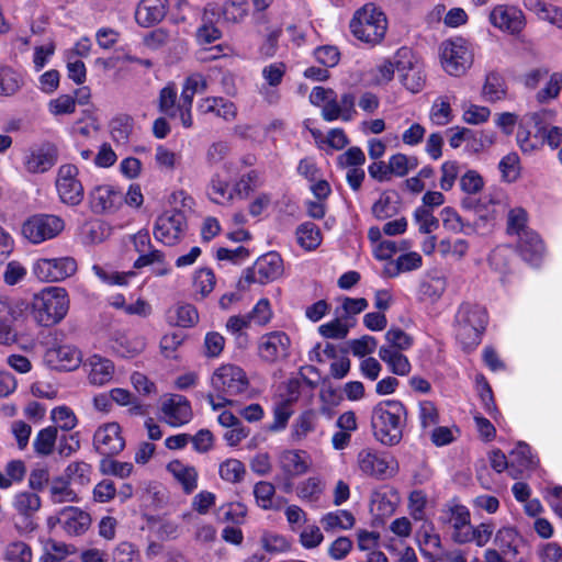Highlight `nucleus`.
<instances>
[{
    "label": "nucleus",
    "instance_id": "obj_53",
    "mask_svg": "<svg viewBox=\"0 0 562 562\" xmlns=\"http://www.w3.org/2000/svg\"><path fill=\"white\" fill-rule=\"evenodd\" d=\"M292 414L293 409L291 400L280 401L274 406L273 423L270 425L269 429L272 431L284 429Z\"/></svg>",
    "mask_w": 562,
    "mask_h": 562
},
{
    "label": "nucleus",
    "instance_id": "obj_13",
    "mask_svg": "<svg viewBox=\"0 0 562 562\" xmlns=\"http://www.w3.org/2000/svg\"><path fill=\"white\" fill-rule=\"evenodd\" d=\"M291 339L280 330L262 335L258 341V356L267 363L285 360L290 355Z\"/></svg>",
    "mask_w": 562,
    "mask_h": 562
},
{
    "label": "nucleus",
    "instance_id": "obj_1",
    "mask_svg": "<svg viewBox=\"0 0 562 562\" xmlns=\"http://www.w3.org/2000/svg\"><path fill=\"white\" fill-rule=\"evenodd\" d=\"M407 411L402 402L386 400L378 403L371 413V429L375 440L393 447L401 442L406 426Z\"/></svg>",
    "mask_w": 562,
    "mask_h": 562
},
{
    "label": "nucleus",
    "instance_id": "obj_28",
    "mask_svg": "<svg viewBox=\"0 0 562 562\" xmlns=\"http://www.w3.org/2000/svg\"><path fill=\"white\" fill-rule=\"evenodd\" d=\"M85 367H89L88 379L93 385H104L113 378L114 366L109 359L94 355L88 359Z\"/></svg>",
    "mask_w": 562,
    "mask_h": 562
},
{
    "label": "nucleus",
    "instance_id": "obj_8",
    "mask_svg": "<svg viewBox=\"0 0 562 562\" xmlns=\"http://www.w3.org/2000/svg\"><path fill=\"white\" fill-rule=\"evenodd\" d=\"M395 65L400 81L412 93L420 92L426 83L424 66L415 53L403 46L395 52Z\"/></svg>",
    "mask_w": 562,
    "mask_h": 562
},
{
    "label": "nucleus",
    "instance_id": "obj_46",
    "mask_svg": "<svg viewBox=\"0 0 562 562\" xmlns=\"http://www.w3.org/2000/svg\"><path fill=\"white\" fill-rule=\"evenodd\" d=\"M321 522L326 531L335 530V529H350L355 525V517L350 512L347 510H336L333 513L326 514Z\"/></svg>",
    "mask_w": 562,
    "mask_h": 562
},
{
    "label": "nucleus",
    "instance_id": "obj_11",
    "mask_svg": "<svg viewBox=\"0 0 562 562\" xmlns=\"http://www.w3.org/2000/svg\"><path fill=\"white\" fill-rule=\"evenodd\" d=\"M29 304L21 299L0 296V344L11 345L16 341L14 323L22 317Z\"/></svg>",
    "mask_w": 562,
    "mask_h": 562
},
{
    "label": "nucleus",
    "instance_id": "obj_4",
    "mask_svg": "<svg viewBox=\"0 0 562 562\" xmlns=\"http://www.w3.org/2000/svg\"><path fill=\"white\" fill-rule=\"evenodd\" d=\"M69 310L68 293L63 288L50 286L35 294L32 300V314L41 326L59 323Z\"/></svg>",
    "mask_w": 562,
    "mask_h": 562
},
{
    "label": "nucleus",
    "instance_id": "obj_27",
    "mask_svg": "<svg viewBox=\"0 0 562 562\" xmlns=\"http://www.w3.org/2000/svg\"><path fill=\"white\" fill-rule=\"evenodd\" d=\"M167 471L181 485L186 494H191L198 487V471L194 467L173 460L167 464Z\"/></svg>",
    "mask_w": 562,
    "mask_h": 562
},
{
    "label": "nucleus",
    "instance_id": "obj_54",
    "mask_svg": "<svg viewBox=\"0 0 562 562\" xmlns=\"http://www.w3.org/2000/svg\"><path fill=\"white\" fill-rule=\"evenodd\" d=\"M245 474L244 464L236 459H228L220 465V476L229 483H238Z\"/></svg>",
    "mask_w": 562,
    "mask_h": 562
},
{
    "label": "nucleus",
    "instance_id": "obj_58",
    "mask_svg": "<svg viewBox=\"0 0 562 562\" xmlns=\"http://www.w3.org/2000/svg\"><path fill=\"white\" fill-rule=\"evenodd\" d=\"M133 470V464L130 462H121L110 458H104L100 462V471L103 474L119 476L121 479L127 477Z\"/></svg>",
    "mask_w": 562,
    "mask_h": 562
},
{
    "label": "nucleus",
    "instance_id": "obj_30",
    "mask_svg": "<svg viewBox=\"0 0 562 562\" xmlns=\"http://www.w3.org/2000/svg\"><path fill=\"white\" fill-rule=\"evenodd\" d=\"M199 109L204 114L211 113L218 117H222L227 122L233 121L237 115L236 105L232 101L221 97H211L204 99L200 103Z\"/></svg>",
    "mask_w": 562,
    "mask_h": 562
},
{
    "label": "nucleus",
    "instance_id": "obj_47",
    "mask_svg": "<svg viewBox=\"0 0 562 562\" xmlns=\"http://www.w3.org/2000/svg\"><path fill=\"white\" fill-rule=\"evenodd\" d=\"M518 533L510 527L499 529L495 536V543L505 555L515 557L518 553Z\"/></svg>",
    "mask_w": 562,
    "mask_h": 562
},
{
    "label": "nucleus",
    "instance_id": "obj_2",
    "mask_svg": "<svg viewBox=\"0 0 562 562\" xmlns=\"http://www.w3.org/2000/svg\"><path fill=\"white\" fill-rule=\"evenodd\" d=\"M211 386L213 392L206 394V400L214 411H218L233 405L234 401L231 397L246 394L249 390V381L240 367L224 364L214 371Z\"/></svg>",
    "mask_w": 562,
    "mask_h": 562
},
{
    "label": "nucleus",
    "instance_id": "obj_5",
    "mask_svg": "<svg viewBox=\"0 0 562 562\" xmlns=\"http://www.w3.org/2000/svg\"><path fill=\"white\" fill-rule=\"evenodd\" d=\"M349 27L357 40L376 45L385 36L387 21L385 14L380 9L372 3H368L355 12Z\"/></svg>",
    "mask_w": 562,
    "mask_h": 562
},
{
    "label": "nucleus",
    "instance_id": "obj_62",
    "mask_svg": "<svg viewBox=\"0 0 562 562\" xmlns=\"http://www.w3.org/2000/svg\"><path fill=\"white\" fill-rule=\"evenodd\" d=\"M450 102L447 98L435 101L430 112V119L436 125H447L452 120Z\"/></svg>",
    "mask_w": 562,
    "mask_h": 562
},
{
    "label": "nucleus",
    "instance_id": "obj_6",
    "mask_svg": "<svg viewBox=\"0 0 562 562\" xmlns=\"http://www.w3.org/2000/svg\"><path fill=\"white\" fill-rule=\"evenodd\" d=\"M283 273V261L276 251L259 257L255 263L245 269L238 281V289L246 291L252 283L267 284L280 278Z\"/></svg>",
    "mask_w": 562,
    "mask_h": 562
},
{
    "label": "nucleus",
    "instance_id": "obj_35",
    "mask_svg": "<svg viewBox=\"0 0 562 562\" xmlns=\"http://www.w3.org/2000/svg\"><path fill=\"white\" fill-rule=\"evenodd\" d=\"M207 196L216 204H228L234 199V193L228 181L223 179L218 173L213 175L207 186Z\"/></svg>",
    "mask_w": 562,
    "mask_h": 562
},
{
    "label": "nucleus",
    "instance_id": "obj_60",
    "mask_svg": "<svg viewBox=\"0 0 562 562\" xmlns=\"http://www.w3.org/2000/svg\"><path fill=\"white\" fill-rule=\"evenodd\" d=\"M274 485L270 482L261 481L258 482L254 487V495L256 502L262 509L273 508L272 498L274 496Z\"/></svg>",
    "mask_w": 562,
    "mask_h": 562
},
{
    "label": "nucleus",
    "instance_id": "obj_10",
    "mask_svg": "<svg viewBox=\"0 0 562 562\" xmlns=\"http://www.w3.org/2000/svg\"><path fill=\"white\" fill-rule=\"evenodd\" d=\"M187 227V217L182 211H166L155 222L154 237L164 245L173 246L184 236Z\"/></svg>",
    "mask_w": 562,
    "mask_h": 562
},
{
    "label": "nucleus",
    "instance_id": "obj_40",
    "mask_svg": "<svg viewBox=\"0 0 562 562\" xmlns=\"http://www.w3.org/2000/svg\"><path fill=\"white\" fill-rule=\"evenodd\" d=\"M318 422V415L315 411L303 412L292 425V438L295 441L303 440L310 432L314 431Z\"/></svg>",
    "mask_w": 562,
    "mask_h": 562
},
{
    "label": "nucleus",
    "instance_id": "obj_50",
    "mask_svg": "<svg viewBox=\"0 0 562 562\" xmlns=\"http://www.w3.org/2000/svg\"><path fill=\"white\" fill-rule=\"evenodd\" d=\"M418 165L416 157H408L404 154L392 155L389 159V171L395 177H405L409 170L415 169Z\"/></svg>",
    "mask_w": 562,
    "mask_h": 562
},
{
    "label": "nucleus",
    "instance_id": "obj_24",
    "mask_svg": "<svg viewBox=\"0 0 562 562\" xmlns=\"http://www.w3.org/2000/svg\"><path fill=\"white\" fill-rule=\"evenodd\" d=\"M357 463L364 475L383 479L387 474V461L373 449H362L357 456Z\"/></svg>",
    "mask_w": 562,
    "mask_h": 562
},
{
    "label": "nucleus",
    "instance_id": "obj_55",
    "mask_svg": "<svg viewBox=\"0 0 562 562\" xmlns=\"http://www.w3.org/2000/svg\"><path fill=\"white\" fill-rule=\"evenodd\" d=\"M111 135L115 143H126L132 132V119L127 115H121L111 121Z\"/></svg>",
    "mask_w": 562,
    "mask_h": 562
},
{
    "label": "nucleus",
    "instance_id": "obj_31",
    "mask_svg": "<svg viewBox=\"0 0 562 562\" xmlns=\"http://www.w3.org/2000/svg\"><path fill=\"white\" fill-rule=\"evenodd\" d=\"M423 265V258L418 252L411 251L401 255L395 260H390L383 270V274L387 278H395L402 272L417 270Z\"/></svg>",
    "mask_w": 562,
    "mask_h": 562
},
{
    "label": "nucleus",
    "instance_id": "obj_3",
    "mask_svg": "<svg viewBox=\"0 0 562 562\" xmlns=\"http://www.w3.org/2000/svg\"><path fill=\"white\" fill-rule=\"evenodd\" d=\"M487 324L484 307L469 302L462 303L454 316V333L463 348L472 349L481 342Z\"/></svg>",
    "mask_w": 562,
    "mask_h": 562
},
{
    "label": "nucleus",
    "instance_id": "obj_9",
    "mask_svg": "<svg viewBox=\"0 0 562 562\" xmlns=\"http://www.w3.org/2000/svg\"><path fill=\"white\" fill-rule=\"evenodd\" d=\"M65 228L61 217L54 214H34L27 217L21 227L22 236L33 245L57 237Z\"/></svg>",
    "mask_w": 562,
    "mask_h": 562
},
{
    "label": "nucleus",
    "instance_id": "obj_25",
    "mask_svg": "<svg viewBox=\"0 0 562 562\" xmlns=\"http://www.w3.org/2000/svg\"><path fill=\"white\" fill-rule=\"evenodd\" d=\"M518 250L525 261L538 266L544 254V245L536 232L524 231L518 239Z\"/></svg>",
    "mask_w": 562,
    "mask_h": 562
},
{
    "label": "nucleus",
    "instance_id": "obj_14",
    "mask_svg": "<svg viewBox=\"0 0 562 562\" xmlns=\"http://www.w3.org/2000/svg\"><path fill=\"white\" fill-rule=\"evenodd\" d=\"M35 276L45 282L63 281L77 271V262L71 257L40 259L33 268Z\"/></svg>",
    "mask_w": 562,
    "mask_h": 562
},
{
    "label": "nucleus",
    "instance_id": "obj_41",
    "mask_svg": "<svg viewBox=\"0 0 562 562\" xmlns=\"http://www.w3.org/2000/svg\"><path fill=\"white\" fill-rule=\"evenodd\" d=\"M42 502L41 497L35 492L24 491L14 496L13 507L22 516L31 517L40 508Z\"/></svg>",
    "mask_w": 562,
    "mask_h": 562
},
{
    "label": "nucleus",
    "instance_id": "obj_45",
    "mask_svg": "<svg viewBox=\"0 0 562 562\" xmlns=\"http://www.w3.org/2000/svg\"><path fill=\"white\" fill-rule=\"evenodd\" d=\"M56 439L57 427L48 426L41 429L33 441L34 451L40 456H49L54 450Z\"/></svg>",
    "mask_w": 562,
    "mask_h": 562
},
{
    "label": "nucleus",
    "instance_id": "obj_34",
    "mask_svg": "<svg viewBox=\"0 0 562 562\" xmlns=\"http://www.w3.org/2000/svg\"><path fill=\"white\" fill-rule=\"evenodd\" d=\"M380 359L385 362L390 371L397 375H407L411 371V363L406 356L391 347L382 346L379 350Z\"/></svg>",
    "mask_w": 562,
    "mask_h": 562
},
{
    "label": "nucleus",
    "instance_id": "obj_61",
    "mask_svg": "<svg viewBox=\"0 0 562 562\" xmlns=\"http://www.w3.org/2000/svg\"><path fill=\"white\" fill-rule=\"evenodd\" d=\"M193 285L196 292L204 297L209 295L215 285V276L211 269L202 268L195 272Z\"/></svg>",
    "mask_w": 562,
    "mask_h": 562
},
{
    "label": "nucleus",
    "instance_id": "obj_37",
    "mask_svg": "<svg viewBox=\"0 0 562 562\" xmlns=\"http://www.w3.org/2000/svg\"><path fill=\"white\" fill-rule=\"evenodd\" d=\"M506 85L499 72L491 71L486 75L483 86V97L488 102H496L506 97Z\"/></svg>",
    "mask_w": 562,
    "mask_h": 562
},
{
    "label": "nucleus",
    "instance_id": "obj_51",
    "mask_svg": "<svg viewBox=\"0 0 562 562\" xmlns=\"http://www.w3.org/2000/svg\"><path fill=\"white\" fill-rule=\"evenodd\" d=\"M177 95V89L171 85L164 87L159 93V111L171 119L179 116Z\"/></svg>",
    "mask_w": 562,
    "mask_h": 562
},
{
    "label": "nucleus",
    "instance_id": "obj_44",
    "mask_svg": "<svg viewBox=\"0 0 562 562\" xmlns=\"http://www.w3.org/2000/svg\"><path fill=\"white\" fill-rule=\"evenodd\" d=\"M524 5L535 12L539 19L555 23L562 16V10L542 0H524Z\"/></svg>",
    "mask_w": 562,
    "mask_h": 562
},
{
    "label": "nucleus",
    "instance_id": "obj_52",
    "mask_svg": "<svg viewBox=\"0 0 562 562\" xmlns=\"http://www.w3.org/2000/svg\"><path fill=\"white\" fill-rule=\"evenodd\" d=\"M20 87V75L9 67H0V94L12 95Z\"/></svg>",
    "mask_w": 562,
    "mask_h": 562
},
{
    "label": "nucleus",
    "instance_id": "obj_49",
    "mask_svg": "<svg viewBox=\"0 0 562 562\" xmlns=\"http://www.w3.org/2000/svg\"><path fill=\"white\" fill-rule=\"evenodd\" d=\"M440 215L443 227L450 232L469 234L474 231L472 225L469 222H463L461 216L452 207L448 206L442 209Z\"/></svg>",
    "mask_w": 562,
    "mask_h": 562
},
{
    "label": "nucleus",
    "instance_id": "obj_38",
    "mask_svg": "<svg viewBox=\"0 0 562 562\" xmlns=\"http://www.w3.org/2000/svg\"><path fill=\"white\" fill-rule=\"evenodd\" d=\"M494 531V526L492 524L482 522L475 528L469 526L467 532H458L457 542L458 543H467L474 541L479 547L485 546Z\"/></svg>",
    "mask_w": 562,
    "mask_h": 562
},
{
    "label": "nucleus",
    "instance_id": "obj_33",
    "mask_svg": "<svg viewBox=\"0 0 562 562\" xmlns=\"http://www.w3.org/2000/svg\"><path fill=\"white\" fill-rule=\"evenodd\" d=\"M147 266H153L154 274L159 277L166 276L171 271L170 266L166 261L165 254L154 247L139 255L133 265L135 269H142Z\"/></svg>",
    "mask_w": 562,
    "mask_h": 562
},
{
    "label": "nucleus",
    "instance_id": "obj_48",
    "mask_svg": "<svg viewBox=\"0 0 562 562\" xmlns=\"http://www.w3.org/2000/svg\"><path fill=\"white\" fill-rule=\"evenodd\" d=\"M498 169L503 181L508 183L515 182L520 176V159L518 154L509 153L504 156L498 164Z\"/></svg>",
    "mask_w": 562,
    "mask_h": 562
},
{
    "label": "nucleus",
    "instance_id": "obj_17",
    "mask_svg": "<svg viewBox=\"0 0 562 562\" xmlns=\"http://www.w3.org/2000/svg\"><path fill=\"white\" fill-rule=\"evenodd\" d=\"M488 20L494 27L512 35L519 34L526 25L522 11L509 4H498L494 7L490 13Z\"/></svg>",
    "mask_w": 562,
    "mask_h": 562
},
{
    "label": "nucleus",
    "instance_id": "obj_56",
    "mask_svg": "<svg viewBox=\"0 0 562 562\" xmlns=\"http://www.w3.org/2000/svg\"><path fill=\"white\" fill-rule=\"evenodd\" d=\"M515 463L519 467L520 472L535 465L531 449L527 443L519 442L510 452V468H514Z\"/></svg>",
    "mask_w": 562,
    "mask_h": 562
},
{
    "label": "nucleus",
    "instance_id": "obj_21",
    "mask_svg": "<svg viewBox=\"0 0 562 562\" xmlns=\"http://www.w3.org/2000/svg\"><path fill=\"white\" fill-rule=\"evenodd\" d=\"M57 520L63 525L68 535H82L91 524V517L88 513L75 506H66L57 514Z\"/></svg>",
    "mask_w": 562,
    "mask_h": 562
},
{
    "label": "nucleus",
    "instance_id": "obj_7",
    "mask_svg": "<svg viewBox=\"0 0 562 562\" xmlns=\"http://www.w3.org/2000/svg\"><path fill=\"white\" fill-rule=\"evenodd\" d=\"M440 52L442 67L451 76L464 75L473 63L471 45L462 37L442 42Z\"/></svg>",
    "mask_w": 562,
    "mask_h": 562
},
{
    "label": "nucleus",
    "instance_id": "obj_18",
    "mask_svg": "<svg viewBox=\"0 0 562 562\" xmlns=\"http://www.w3.org/2000/svg\"><path fill=\"white\" fill-rule=\"evenodd\" d=\"M165 422L172 427L188 424L192 418L190 402L182 395L175 394L161 405Z\"/></svg>",
    "mask_w": 562,
    "mask_h": 562
},
{
    "label": "nucleus",
    "instance_id": "obj_29",
    "mask_svg": "<svg viewBox=\"0 0 562 562\" xmlns=\"http://www.w3.org/2000/svg\"><path fill=\"white\" fill-rule=\"evenodd\" d=\"M112 347L122 357H134L145 349L146 339L137 334L119 333L113 340Z\"/></svg>",
    "mask_w": 562,
    "mask_h": 562
},
{
    "label": "nucleus",
    "instance_id": "obj_64",
    "mask_svg": "<svg viewBox=\"0 0 562 562\" xmlns=\"http://www.w3.org/2000/svg\"><path fill=\"white\" fill-rule=\"evenodd\" d=\"M562 89V75L560 72H553L550 76L546 87L538 91L537 100L540 103H547L548 101L555 99Z\"/></svg>",
    "mask_w": 562,
    "mask_h": 562
},
{
    "label": "nucleus",
    "instance_id": "obj_36",
    "mask_svg": "<svg viewBox=\"0 0 562 562\" xmlns=\"http://www.w3.org/2000/svg\"><path fill=\"white\" fill-rule=\"evenodd\" d=\"M168 321L182 328L192 327L199 321L196 308L191 304H180L168 313Z\"/></svg>",
    "mask_w": 562,
    "mask_h": 562
},
{
    "label": "nucleus",
    "instance_id": "obj_42",
    "mask_svg": "<svg viewBox=\"0 0 562 562\" xmlns=\"http://www.w3.org/2000/svg\"><path fill=\"white\" fill-rule=\"evenodd\" d=\"M296 239L304 249L313 250L321 245L322 236L319 228L312 222L302 223L296 228Z\"/></svg>",
    "mask_w": 562,
    "mask_h": 562
},
{
    "label": "nucleus",
    "instance_id": "obj_12",
    "mask_svg": "<svg viewBox=\"0 0 562 562\" xmlns=\"http://www.w3.org/2000/svg\"><path fill=\"white\" fill-rule=\"evenodd\" d=\"M77 176L78 168L75 165H63L58 169L56 189L60 201L67 205L77 206L83 200V187Z\"/></svg>",
    "mask_w": 562,
    "mask_h": 562
},
{
    "label": "nucleus",
    "instance_id": "obj_26",
    "mask_svg": "<svg viewBox=\"0 0 562 562\" xmlns=\"http://www.w3.org/2000/svg\"><path fill=\"white\" fill-rule=\"evenodd\" d=\"M48 499L54 505L79 503L80 492L64 475H58L49 483Z\"/></svg>",
    "mask_w": 562,
    "mask_h": 562
},
{
    "label": "nucleus",
    "instance_id": "obj_15",
    "mask_svg": "<svg viewBox=\"0 0 562 562\" xmlns=\"http://www.w3.org/2000/svg\"><path fill=\"white\" fill-rule=\"evenodd\" d=\"M88 199L93 213H115L123 205L124 193L113 186L100 184L89 192Z\"/></svg>",
    "mask_w": 562,
    "mask_h": 562
},
{
    "label": "nucleus",
    "instance_id": "obj_23",
    "mask_svg": "<svg viewBox=\"0 0 562 562\" xmlns=\"http://www.w3.org/2000/svg\"><path fill=\"white\" fill-rule=\"evenodd\" d=\"M46 360L57 370L71 371L81 362V355L72 346H58L47 350Z\"/></svg>",
    "mask_w": 562,
    "mask_h": 562
},
{
    "label": "nucleus",
    "instance_id": "obj_16",
    "mask_svg": "<svg viewBox=\"0 0 562 562\" xmlns=\"http://www.w3.org/2000/svg\"><path fill=\"white\" fill-rule=\"evenodd\" d=\"M93 447L104 457L119 454L125 447L121 426L114 422L100 426L93 436Z\"/></svg>",
    "mask_w": 562,
    "mask_h": 562
},
{
    "label": "nucleus",
    "instance_id": "obj_22",
    "mask_svg": "<svg viewBox=\"0 0 562 562\" xmlns=\"http://www.w3.org/2000/svg\"><path fill=\"white\" fill-rule=\"evenodd\" d=\"M168 0H142L135 11L136 22L143 27L153 26L167 14Z\"/></svg>",
    "mask_w": 562,
    "mask_h": 562
},
{
    "label": "nucleus",
    "instance_id": "obj_63",
    "mask_svg": "<svg viewBox=\"0 0 562 562\" xmlns=\"http://www.w3.org/2000/svg\"><path fill=\"white\" fill-rule=\"evenodd\" d=\"M414 218L419 225L420 233L429 234L439 227V220L432 215L428 207H417L414 212Z\"/></svg>",
    "mask_w": 562,
    "mask_h": 562
},
{
    "label": "nucleus",
    "instance_id": "obj_59",
    "mask_svg": "<svg viewBox=\"0 0 562 562\" xmlns=\"http://www.w3.org/2000/svg\"><path fill=\"white\" fill-rule=\"evenodd\" d=\"M50 417L53 422L63 430H71L77 425V417L74 411L65 405L55 407Z\"/></svg>",
    "mask_w": 562,
    "mask_h": 562
},
{
    "label": "nucleus",
    "instance_id": "obj_39",
    "mask_svg": "<svg viewBox=\"0 0 562 562\" xmlns=\"http://www.w3.org/2000/svg\"><path fill=\"white\" fill-rule=\"evenodd\" d=\"M302 454H304L303 451L296 450H286L281 454L280 465L286 474L297 476L308 470V465Z\"/></svg>",
    "mask_w": 562,
    "mask_h": 562
},
{
    "label": "nucleus",
    "instance_id": "obj_43",
    "mask_svg": "<svg viewBox=\"0 0 562 562\" xmlns=\"http://www.w3.org/2000/svg\"><path fill=\"white\" fill-rule=\"evenodd\" d=\"M216 12L214 9H205L203 13V24L199 26L196 30V38L200 43L210 44L217 41L222 33L221 31L213 24L212 16H215Z\"/></svg>",
    "mask_w": 562,
    "mask_h": 562
},
{
    "label": "nucleus",
    "instance_id": "obj_19",
    "mask_svg": "<svg viewBox=\"0 0 562 562\" xmlns=\"http://www.w3.org/2000/svg\"><path fill=\"white\" fill-rule=\"evenodd\" d=\"M470 519L469 509L464 505L454 502L445 505L439 516L441 524L449 525L453 529L452 538L456 542L458 532H467L469 529Z\"/></svg>",
    "mask_w": 562,
    "mask_h": 562
},
{
    "label": "nucleus",
    "instance_id": "obj_20",
    "mask_svg": "<svg viewBox=\"0 0 562 562\" xmlns=\"http://www.w3.org/2000/svg\"><path fill=\"white\" fill-rule=\"evenodd\" d=\"M57 161L56 148L44 144L31 149L24 157V166L29 172L42 173L49 170Z\"/></svg>",
    "mask_w": 562,
    "mask_h": 562
},
{
    "label": "nucleus",
    "instance_id": "obj_57",
    "mask_svg": "<svg viewBox=\"0 0 562 562\" xmlns=\"http://www.w3.org/2000/svg\"><path fill=\"white\" fill-rule=\"evenodd\" d=\"M4 559L10 562H31L32 550L23 541H14L7 546Z\"/></svg>",
    "mask_w": 562,
    "mask_h": 562
},
{
    "label": "nucleus",
    "instance_id": "obj_32",
    "mask_svg": "<svg viewBox=\"0 0 562 562\" xmlns=\"http://www.w3.org/2000/svg\"><path fill=\"white\" fill-rule=\"evenodd\" d=\"M79 492L91 483L92 467L85 461H72L63 474Z\"/></svg>",
    "mask_w": 562,
    "mask_h": 562
}]
</instances>
